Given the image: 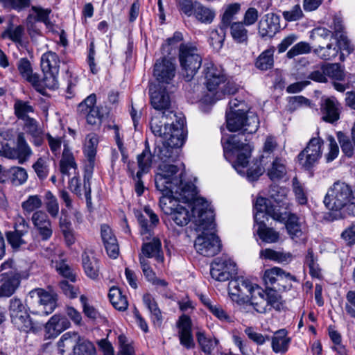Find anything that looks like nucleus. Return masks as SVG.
Instances as JSON below:
<instances>
[{"label": "nucleus", "mask_w": 355, "mask_h": 355, "mask_svg": "<svg viewBox=\"0 0 355 355\" xmlns=\"http://www.w3.org/2000/svg\"><path fill=\"white\" fill-rule=\"evenodd\" d=\"M248 106L244 101L231 99L226 110L227 128L230 132L239 131L238 135L230 136L225 142L222 139L225 157L236 154V159L232 166L241 173L251 156L252 147L249 137L256 132L259 121L256 114L248 115Z\"/></svg>", "instance_id": "1"}, {"label": "nucleus", "mask_w": 355, "mask_h": 355, "mask_svg": "<svg viewBox=\"0 0 355 355\" xmlns=\"http://www.w3.org/2000/svg\"><path fill=\"white\" fill-rule=\"evenodd\" d=\"M172 189L171 198H174L173 194H175L184 201L192 203L191 212L194 223L202 228L213 227L214 210L205 198L196 197L197 188L193 183L183 180L180 175L178 183L175 184Z\"/></svg>", "instance_id": "2"}, {"label": "nucleus", "mask_w": 355, "mask_h": 355, "mask_svg": "<svg viewBox=\"0 0 355 355\" xmlns=\"http://www.w3.org/2000/svg\"><path fill=\"white\" fill-rule=\"evenodd\" d=\"M324 204L329 210L355 216V190L344 182L336 181L328 189Z\"/></svg>", "instance_id": "3"}, {"label": "nucleus", "mask_w": 355, "mask_h": 355, "mask_svg": "<svg viewBox=\"0 0 355 355\" xmlns=\"http://www.w3.org/2000/svg\"><path fill=\"white\" fill-rule=\"evenodd\" d=\"M29 273L18 270L12 259H8L0 266V297H9L16 291L21 280L27 279Z\"/></svg>", "instance_id": "4"}, {"label": "nucleus", "mask_w": 355, "mask_h": 355, "mask_svg": "<svg viewBox=\"0 0 355 355\" xmlns=\"http://www.w3.org/2000/svg\"><path fill=\"white\" fill-rule=\"evenodd\" d=\"M184 130L179 126L173 130V135L164 139L161 144H156L154 148V156L163 163H171L178 160L180 154V148L185 141Z\"/></svg>", "instance_id": "5"}, {"label": "nucleus", "mask_w": 355, "mask_h": 355, "mask_svg": "<svg viewBox=\"0 0 355 355\" xmlns=\"http://www.w3.org/2000/svg\"><path fill=\"white\" fill-rule=\"evenodd\" d=\"M62 355H92L95 347L90 341L81 338L76 332H67L58 342Z\"/></svg>", "instance_id": "6"}, {"label": "nucleus", "mask_w": 355, "mask_h": 355, "mask_svg": "<svg viewBox=\"0 0 355 355\" xmlns=\"http://www.w3.org/2000/svg\"><path fill=\"white\" fill-rule=\"evenodd\" d=\"M179 61L184 78L186 81H190L202 64V57L196 46L181 44L179 47Z\"/></svg>", "instance_id": "7"}, {"label": "nucleus", "mask_w": 355, "mask_h": 355, "mask_svg": "<svg viewBox=\"0 0 355 355\" xmlns=\"http://www.w3.org/2000/svg\"><path fill=\"white\" fill-rule=\"evenodd\" d=\"M159 207L164 214L168 216L171 226H186L191 220V216L188 209L177 203L171 196H162L159 198Z\"/></svg>", "instance_id": "8"}, {"label": "nucleus", "mask_w": 355, "mask_h": 355, "mask_svg": "<svg viewBox=\"0 0 355 355\" xmlns=\"http://www.w3.org/2000/svg\"><path fill=\"white\" fill-rule=\"evenodd\" d=\"M8 311L12 324L18 330L26 333H36L38 331L19 298L13 297L10 300Z\"/></svg>", "instance_id": "9"}, {"label": "nucleus", "mask_w": 355, "mask_h": 355, "mask_svg": "<svg viewBox=\"0 0 355 355\" xmlns=\"http://www.w3.org/2000/svg\"><path fill=\"white\" fill-rule=\"evenodd\" d=\"M29 304L34 310L33 314L48 315L56 307V295L49 293L43 288H35L29 292Z\"/></svg>", "instance_id": "10"}, {"label": "nucleus", "mask_w": 355, "mask_h": 355, "mask_svg": "<svg viewBox=\"0 0 355 355\" xmlns=\"http://www.w3.org/2000/svg\"><path fill=\"white\" fill-rule=\"evenodd\" d=\"M198 230H202L201 234L196 239L194 247L198 253L204 257H214L217 254L221 249L220 240L214 232H208L215 228L214 218L213 219V227L202 228L195 223Z\"/></svg>", "instance_id": "11"}, {"label": "nucleus", "mask_w": 355, "mask_h": 355, "mask_svg": "<svg viewBox=\"0 0 355 355\" xmlns=\"http://www.w3.org/2000/svg\"><path fill=\"white\" fill-rule=\"evenodd\" d=\"M41 68L44 73L42 80V85L50 89L58 88V75L60 68V59L58 55L52 51L44 53L41 57Z\"/></svg>", "instance_id": "12"}, {"label": "nucleus", "mask_w": 355, "mask_h": 355, "mask_svg": "<svg viewBox=\"0 0 355 355\" xmlns=\"http://www.w3.org/2000/svg\"><path fill=\"white\" fill-rule=\"evenodd\" d=\"M160 172L155 175V187L163 196H171L173 187L178 183L179 179L175 176L179 172V168L174 164L164 163L159 166Z\"/></svg>", "instance_id": "13"}, {"label": "nucleus", "mask_w": 355, "mask_h": 355, "mask_svg": "<svg viewBox=\"0 0 355 355\" xmlns=\"http://www.w3.org/2000/svg\"><path fill=\"white\" fill-rule=\"evenodd\" d=\"M30 229L28 221L24 217L19 216L15 219L13 230L5 232L6 240L14 251H19L27 245L28 242L25 237Z\"/></svg>", "instance_id": "14"}, {"label": "nucleus", "mask_w": 355, "mask_h": 355, "mask_svg": "<svg viewBox=\"0 0 355 355\" xmlns=\"http://www.w3.org/2000/svg\"><path fill=\"white\" fill-rule=\"evenodd\" d=\"M263 279L266 286H274L272 288H277L279 291L290 290L292 288L291 282L297 281L295 276L278 267L266 270Z\"/></svg>", "instance_id": "15"}, {"label": "nucleus", "mask_w": 355, "mask_h": 355, "mask_svg": "<svg viewBox=\"0 0 355 355\" xmlns=\"http://www.w3.org/2000/svg\"><path fill=\"white\" fill-rule=\"evenodd\" d=\"M324 141L320 137L311 138L297 156L300 164L306 170L312 168L321 158Z\"/></svg>", "instance_id": "16"}, {"label": "nucleus", "mask_w": 355, "mask_h": 355, "mask_svg": "<svg viewBox=\"0 0 355 355\" xmlns=\"http://www.w3.org/2000/svg\"><path fill=\"white\" fill-rule=\"evenodd\" d=\"M260 286L252 284L249 279L243 277H238L231 279L228 284V293L233 301L237 302L244 299V297H252L258 293Z\"/></svg>", "instance_id": "17"}, {"label": "nucleus", "mask_w": 355, "mask_h": 355, "mask_svg": "<svg viewBox=\"0 0 355 355\" xmlns=\"http://www.w3.org/2000/svg\"><path fill=\"white\" fill-rule=\"evenodd\" d=\"M166 112L164 111L162 112L158 113L157 115H155L152 117L151 121L150 122V128L152 132L155 136H159L162 137L164 139L169 137L171 135H173V130L179 126L181 127L182 130H184V121L182 119H179L176 121V123L173 122L171 124H168L165 119L169 115L173 114V112Z\"/></svg>", "instance_id": "18"}, {"label": "nucleus", "mask_w": 355, "mask_h": 355, "mask_svg": "<svg viewBox=\"0 0 355 355\" xmlns=\"http://www.w3.org/2000/svg\"><path fill=\"white\" fill-rule=\"evenodd\" d=\"M236 274V264L230 259L217 258L211 264L210 275L218 282L233 279V277Z\"/></svg>", "instance_id": "19"}, {"label": "nucleus", "mask_w": 355, "mask_h": 355, "mask_svg": "<svg viewBox=\"0 0 355 355\" xmlns=\"http://www.w3.org/2000/svg\"><path fill=\"white\" fill-rule=\"evenodd\" d=\"M176 66L171 58L163 57L156 60L153 76L159 83L170 84L175 76Z\"/></svg>", "instance_id": "20"}, {"label": "nucleus", "mask_w": 355, "mask_h": 355, "mask_svg": "<svg viewBox=\"0 0 355 355\" xmlns=\"http://www.w3.org/2000/svg\"><path fill=\"white\" fill-rule=\"evenodd\" d=\"M254 209L256 211L254 216L255 223H259L260 220H263L262 218H264L266 215H268L278 221H282L285 219V217L279 210L271 204V201L270 200L266 198H257L254 205Z\"/></svg>", "instance_id": "21"}, {"label": "nucleus", "mask_w": 355, "mask_h": 355, "mask_svg": "<svg viewBox=\"0 0 355 355\" xmlns=\"http://www.w3.org/2000/svg\"><path fill=\"white\" fill-rule=\"evenodd\" d=\"M205 85L208 91L211 93L213 98L214 94L218 91L220 85L225 82L226 78L221 68H218L211 63L207 64L204 69Z\"/></svg>", "instance_id": "22"}, {"label": "nucleus", "mask_w": 355, "mask_h": 355, "mask_svg": "<svg viewBox=\"0 0 355 355\" xmlns=\"http://www.w3.org/2000/svg\"><path fill=\"white\" fill-rule=\"evenodd\" d=\"M17 70L20 76L28 82L40 93L44 94V88L40 76L33 73L31 62L27 58H20L17 62Z\"/></svg>", "instance_id": "23"}, {"label": "nucleus", "mask_w": 355, "mask_h": 355, "mask_svg": "<svg viewBox=\"0 0 355 355\" xmlns=\"http://www.w3.org/2000/svg\"><path fill=\"white\" fill-rule=\"evenodd\" d=\"M279 17L272 12L266 14L259 21L258 33L262 39L272 38L279 30Z\"/></svg>", "instance_id": "24"}, {"label": "nucleus", "mask_w": 355, "mask_h": 355, "mask_svg": "<svg viewBox=\"0 0 355 355\" xmlns=\"http://www.w3.org/2000/svg\"><path fill=\"white\" fill-rule=\"evenodd\" d=\"M286 228L291 239L295 243L306 242V227L295 214H288Z\"/></svg>", "instance_id": "25"}, {"label": "nucleus", "mask_w": 355, "mask_h": 355, "mask_svg": "<svg viewBox=\"0 0 355 355\" xmlns=\"http://www.w3.org/2000/svg\"><path fill=\"white\" fill-rule=\"evenodd\" d=\"M32 223L42 241H48L53 235L52 223L44 211H35L31 217Z\"/></svg>", "instance_id": "26"}, {"label": "nucleus", "mask_w": 355, "mask_h": 355, "mask_svg": "<svg viewBox=\"0 0 355 355\" xmlns=\"http://www.w3.org/2000/svg\"><path fill=\"white\" fill-rule=\"evenodd\" d=\"M179 328L178 336L180 344L187 349H193L195 343L192 335V323L189 316L182 315L178 322Z\"/></svg>", "instance_id": "27"}, {"label": "nucleus", "mask_w": 355, "mask_h": 355, "mask_svg": "<svg viewBox=\"0 0 355 355\" xmlns=\"http://www.w3.org/2000/svg\"><path fill=\"white\" fill-rule=\"evenodd\" d=\"M322 120L325 122L334 123L340 119V104L338 100L331 96L326 98L321 105Z\"/></svg>", "instance_id": "28"}, {"label": "nucleus", "mask_w": 355, "mask_h": 355, "mask_svg": "<svg viewBox=\"0 0 355 355\" xmlns=\"http://www.w3.org/2000/svg\"><path fill=\"white\" fill-rule=\"evenodd\" d=\"M101 236L108 256L116 259L119 254V246L116 236L107 225L101 226Z\"/></svg>", "instance_id": "29"}, {"label": "nucleus", "mask_w": 355, "mask_h": 355, "mask_svg": "<svg viewBox=\"0 0 355 355\" xmlns=\"http://www.w3.org/2000/svg\"><path fill=\"white\" fill-rule=\"evenodd\" d=\"M150 103L158 111H166L171 105L170 96L165 88L162 87H150L149 89Z\"/></svg>", "instance_id": "30"}, {"label": "nucleus", "mask_w": 355, "mask_h": 355, "mask_svg": "<svg viewBox=\"0 0 355 355\" xmlns=\"http://www.w3.org/2000/svg\"><path fill=\"white\" fill-rule=\"evenodd\" d=\"M32 154V150L24 137V132H19L17 137V147L11 148L7 158L18 159L19 163H23Z\"/></svg>", "instance_id": "31"}, {"label": "nucleus", "mask_w": 355, "mask_h": 355, "mask_svg": "<svg viewBox=\"0 0 355 355\" xmlns=\"http://www.w3.org/2000/svg\"><path fill=\"white\" fill-rule=\"evenodd\" d=\"M141 251V253L139 255H142L147 259L148 258H154L159 263H163L164 261V253L162 250V243L159 239L157 237L153 238L148 242H144Z\"/></svg>", "instance_id": "32"}, {"label": "nucleus", "mask_w": 355, "mask_h": 355, "mask_svg": "<svg viewBox=\"0 0 355 355\" xmlns=\"http://www.w3.org/2000/svg\"><path fill=\"white\" fill-rule=\"evenodd\" d=\"M23 129L30 136V141L35 146L39 147L44 144V132L36 119H28L27 122L24 123Z\"/></svg>", "instance_id": "33"}, {"label": "nucleus", "mask_w": 355, "mask_h": 355, "mask_svg": "<svg viewBox=\"0 0 355 355\" xmlns=\"http://www.w3.org/2000/svg\"><path fill=\"white\" fill-rule=\"evenodd\" d=\"M82 265L85 275L92 279H97L99 276V261L94 252H83Z\"/></svg>", "instance_id": "34"}, {"label": "nucleus", "mask_w": 355, "mask_h": 355, "mask_svg": "<svg viewBox=\"0 0 355 355\" xmlns=\"http://www.w3.org/2000/svg\"><path fill=\"white\" fill-rule=\"evenodd\" d=\"M279 291L277 288H272L270 286H266L265 289L260 287L257 295H262L266 297L267 304L270 306V311L275 309L277 311H281L283 309L284 301L281 295L279 294Z\"/></svg>", "instance_id": "35"}, {"label": "nucleus", "mask_w": 355, "mask_h": 355, "mask_svg": "<svg viewBox=\"0 0 355 355\" xmlns=\"http://www.w3.org/2000/svg\"><path fill=\"white\" fill-rule=\"evenodd\" d=\"M154 153L152 154L150 145L148 141L146 139L144 143V149L141 152V153L139 154L137 156V166H138V171L137 176L139 177L140 175L147 174L150 172L153 162Z\"/></svg>", "instance_id": "36"}, {"label": "nucleus", "mask_w": 355, "mask_h": 355, "mask_svg": "<svg viewBox=\"0 0 355 355\" xmlns=\"http://www.w3.org/2000/svg\"><path fill=\"white\" fill-rule=\"evenodd\" d=\"M334 32H332L331 38H335L337 41V44L343 45V50L347 51L348 54L353 52L354 46L351 44L348 40L344 31V26L342 24V21L338 18L334 19Z\"/></svg>", "instance_id": "37"}, {"label": "nucleus", "mask_w": 355, "mask_h": 355, "mask_svg": "<svg viewBox=\"0 0 355 355\" xmlns=\"http://www.w3.org/2000/svg\"><path fill=\"white\" fill-rule=\"evenodd\" d=\"M291 338L288 336V331L285 329L276 331L271 338V346L274 352L284 354L288 351Z\"/></svg>", "instance_id": "38"}, {"label": "nucleus", "mask_w": 355, "mask_h": 355, "mask_svg": "<svg viewBox=\"0 0 355 355\" xmlns=\"http://www.w3.org/2000/svg\"><path fill=\"white\" fill-rule=\"evenodd\" d=\"M73 170V174H78L77 164L72 153L67 148H64L62 156L60 161V171L63 176H69L70 171Z\"/></svg>", "instance_id": "39"}, {"label": "nucleus", "mask_w": 355, "mask_h": 355, "mask_svg": "<svg viewBox=\"0 0 355 355\" xmlns=\"http://www.w3.org/2000/svg\"><path fill=\"white\" fill-rule=\"evenodd\" d=\"M143 302L150 313V318L153 324L160 327L162 324L163 317L155 298L150 294L146 293L143 296Z\"/></svg>", "instance_id": "40"}, {"label": "nucleus", "mask_w": 355, "mask_h": 355, "mask_svg": "<svg viewBox=\"0 0 355 355\" xmlns=\"http://www.w3.org/2000/svg\"><path fill=\"white\" fill-rule=\"evenodd\" d=\"M195 18L202 24H211L215 18V11L207 6H205L198 1L194 2L193 14Z\"/></svg>", "instance_id": "41"}, {"label": "nucleus", "mask_w": 355, "mask_h": 355, "mask_svg": "<svg viewBox=\"0 0 355 355\" xmlns=\"http://www.w3.org/2000/svg\"><path fill=\"white\" fill-rule=\"evenodd\" d=\"M13 109L15 116L19 120H22L24 123L27 122L28 119H33V118L29 116V114L35 112V109L30 102L15 99Z\"/></svg>", "instance_id": "42"}, {"label": "nucleus", "mask_w": 355, "mask_h": 355, "mask_svg": "<svg viewBox=\"0 0 355 355\" xmlns=\"http://www.w3.org/2000/svg\"><path fill=\"white\" fill-rule=\"evenodd\" d=\"M108 298L116 310L124 311L128 309V302L127 297L123 295L122 291L118 287L112 286L110 288Z\"/></svg>", "instance_id": "43"}, {"label": "nucleus", "mask_w": 355, "mask_h": 355, "mask_svg": "<svg viewBox=\"0 0 355 355\" xmlns=\"http://www.w3.org/2000/svg\"><path fill=\"white\" fill-rule=\"evenodd\" d=\"M59 229L68 247L71 246L76 243V232L73 228L71 220L68 218L60 217L59 218Z\"/></svg>", "instance_id": "44"}, {"label": "nucleus", "mask_w": 355, "mask_h": 355, "mask_svg": "<svg viewBox=\"0 0 355 355\" xmlns=\"http://www.w3.org/2000/svg\"><path fill=\"white\" fill-rule=\"evenodd\" d=\"M275 47L271 46L263 51L256 59L254 65L261 71L271 69L274 66Z\"/></svg>", "instance_id": "45"}, {"label": "nucleus", "mask_w": 355, "mask_h": 355, "mask_svg": "<svg viewBox=\"0 0 355 355\" xmlns=\"http://www.w3.org/2000/svg\"><path fill=\"white\" fill-rule=\"evenodd\" d=\"M341 49H343V45L337 44L334 46L332 44H328L326 46H319L314 49L313 52L321 60H331L338 55Z\"/></svg>", "instance_id": "46"}, {"label": "nucleus", "mask_w": 355, "mask_h": 355, "mask_svg": "<svg viewBox=\"0 0 355 355\" xmlns=\"http://www.w3.org/2000/svg\"><path fill=\"white\" fill-rule=\"evenodd\" d=\"M25 33V28L22 25L14 26L10 22L5 31L1 33V37L8 39L17 44H22V38Z\"/></svg>", "instance_id": "47"}, {"label": "nucleus", "mask_w": 355, "mask_h": 355, "mask_svg": "<svg viewBox=\"0 0 355 355\" xmlns=\"http://www.w3.org/2000/svg\"><path fill=\"white\" fill-rule=\"evenodd\" d=\"M257 225H258L257 234L263 242L272 243L279 241V232L273 228L267 227L263 220H260L259 223H257Z\"/></svg>", "instance_id": "48"}, {"label": "nucleus", "mask_w": 355, "mask_h": 355, "mask_svg": "<svg viewBox=\"0 0 355 355\" xmlns=\"http://www.w3.org/2000/svg\"><path fill=\"white\" fill-rule=\"evenodd\" d=\"M15 132L12 129L0 130V155L7 157L11 145L15 144Z\"/></svg>", "instance_id": "49"}, {"label": "nucleus", "mask_w": 355, "mask_h": 355, "mask_svg": "<svg viewBox=\"0 0 355 355\" xmlns=\"http://www.w3.org/2000/svg\"><path fill=\"white\" fill-rule=\"evenodd\" d=\"M243 22H233L229 26L233 40L238 44H246L248 40V31Z\"/></svg>", "instance_id": "50"}, {"label": "nucleus", "mask_w": 355, "mask_h": 355, "mask_svg": "<svg viewBox=\"0 0 355 355\" xmlns=\"http://www.w3.org/2000/svg\"><path fill=\"white\" fill-rule=\"evenodd\" d=\"M268 176L272 181L282 179L286 174L285 160L276 157L268 170Z\"/></svg>", "instance_id": "51"}, {"label": "nucleus", "mask_w": 355, "mask_h": 355, "mask_svg": "<svg viewBox=\"0 0 355 355\" xmlns=\"http://www.w3.org/2000/svg\"><path fill=\"white\" fill-rule=\"evenodd\" d=\"M227 28L220 24L218 28L210 31L209 42V44L216 51L222 49L226 35Z\"/></svg>", "instance_id": "52"}, {"label": "nucleus", "mask_w": 355, "mask_h": 355, "mask_svg": "<svg viewBox=\"0 0 355 355\" xmlns=\"http://www.w3.org/2000/svg\"><path fill=\"white\" fill-rule=\"evenodd\" d=\"M98 144V139L96 134L91 133L87 135L83 148L87 159H95Z\"/></svg>", "instance_id": "53"}, {"label": "nucleus", "mask_w": 355, "mask_h": 355, "mask_svg": "<svg viewBox=\"0 0 355 355\" xmlns=\"http://www.w3.org/2000/svg\"><path fill=\"white\" fill-rule=\"evenodd\" d=\"M196 338L202 351L207 354H210L214 350L215 346L218 344L217 339H213L211 337H207L204 332L198 331L196 333Z\"/></svg>", "instance_id": "54"}, {"label": "nucleus", "mask_w": 355, "mask_h": 355, "mask_svg": "<svg viewBox=\"0 0 355 355\" xmlns=\"http://www.w3.org/2000/svg\"><path fill=\"white\" fill-rule=\"evenodd\" d=\"M31 11L33 14H29L28 19L33 17L35 21L42 22L46 26L50 24L49 15L51 13V9L33 6L31 7Z\"/></svg>", "instance_id": "55"}, {"label": "nucleus", "mask_w": 355, "mask_h": 355, "mask_svg": "<svg viewBox=\"0 0 355 355\" xmlns=\"http://www.w3.org/2000/svg\"><path fill=\"white\" fill-rule=\"evenodd\" d=\"M260 257L265 259H269L279 263L286 262L291 259L292 255L290 253H283L272 249H265L260 252Z\"/></svg>", "instance_id": "56"}, {"label": "nucleus", "mask_w": 355, "mask_h": 355, "mask_svg": "<svg viewBox=\"0 0 355 355\" xmlns=\"http://www.w3.org/2000/svg\"><path fill=\"white\" fill-rule=\"evenodd\" d=\"M46 211L52 218H56L59 213V204L57 198L50 191H47L44 197Z\"/></svg>", "instance_id": "57"}, {"label": "nucleus", "mask_w": 355, "mask_h": 355, "mask_svg": "<svg viewBox=\"0 0 355 355\" xmlns=\"http://www.w3.org/2000/svg\"><path fill=\"white\" fill-rule=\"evenodd\" d=\"M336 135L343 153L347 157H352L355 149L354 141H351L350 138L341 131L338 132Z\"/></svg>", "instance_id": "58"}, {"label": "nucleus", "mask_w": 355, "mask_h": 355, "mask_svg": "<svg viewBox=\"0 0 355 355\" xmlns=\"http://www.w3.org/2000/svg\"><path fill=\"white\" fill-rule=\"evenodd\" d=\"M42 205V198L39 195H31L21 202V208L25 214L36 211Z\"/></svg>", "instance_id": "59"}, {"label": "nucleus", "mask_w": 355, "mask_h": 355, "mask_svg": "<svg viewBox=\"0 0 355 355\" xmlns=\"http://www.w3.org/2000/svg\"><path fill=\"white\" fill-rule=\"evenodd\" d=\"M249 304L259 313H266L270 311L266 297L254 293L248 300Z\"/></svg>", "instance_id": "60"}, {"label": "nucleus", "mask_w": 355, "mask_h": 355, "mask_svg": "<svg viewBox=\"0 0 355 355\" xmlns=\"http://www.w3.org/2000/svg\"><path fill=\"white\" fill-rule=\"evenodd\" d=\"M9 182L15 186L23 184L28 178L26 171L19 166H13L10 168Z\"/></svg>", "instance_id": "61"}, {"label": "nucleus", "mask_w": 355, "mask_h": 355, "mask_svg": "<svg viewBox=\"0 0 355 355\" xmlns=\"http://www.w3.org/2000/svg\"><path fill=\"white\" fill-rule=\"evenodd\" d=\"M58 315H54L48 321L45 326L46 334L45 338L50 339L55 338L61 332L65 329L61 326L59 322L57 320Z\"/></svg>", "instance_id": "62"}, {"label": "nucleus", "mask_w": 355, "mask_h": 355, "mask_svg": "<svg viewBox=\"0 0 355 355\" xmlns=\"http://www.w3.org/2000/svg\"><path fill=\"white\" fill-rule=\"evenodd\" d=\"M241 5L239 3L229 4L223 14L220 24L228 28L233 22L234 17L240 11Z\"/></svg>", "instance_id": "63"}, {"label": "nucleus", "mask_w": 355, "mask_h": 355, "mask_svg": "<svg viewBox=\"0 0 355 355\" xmlns=\"http://www.w3.org/2000/svg\"><path fill=\"white\" fill-rule=\"evenodd\" d=\"M48 162V158L41 157L33 164V168L40 180H45L49 175V168Z\"/></svg>", "instance_id": "64"}]
</instances>
